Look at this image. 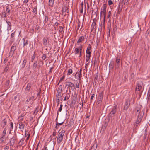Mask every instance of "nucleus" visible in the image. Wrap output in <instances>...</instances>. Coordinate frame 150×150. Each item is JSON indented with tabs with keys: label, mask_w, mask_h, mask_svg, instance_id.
Listing matches in <instances>:
<instances>
[{
	"label": "nucleus",
	"mask_w": 150,
	"mask_h": 150,
	"mask_svg": "<svg viewBox=\"0 0 150 150\" xmlns=\"http://www.w3.org/2000/svg\"><path fill=\"white\" fill-rule=\"evenodd\" d=\"M55 25L57 26L58 25H59V23L58 22H56L54 24Z\"/></svg>",
	"instance_id": "63"
},
{
	"label": "nucleus",
	"mask_w": 150,
	"mask_h": 150,
	"mask_svg": "<svg viewBox=\"0 0 150 150\" xmlns=\"http://www.w3.org/2000/svg\"><path fill=\"white\" fill-rule=\"evenodd\" d=\"M97 144L96 143H95L89 150H96L97 148Z\"/></svg>",
	"instance_id": "21"
},
{
	"label": "nucleus",
	"mask_w": 150,
	"mask_h": 150,
	"mask_svg": "<svg viewBox=\"0 0 150 150\" xmlns=\"http://www.w3.org/2000/svg\"><path fill=\"white\" fill-rule=\"evenodd\" d=\"M25 137H27L28 136V135L29 134L28 132L26 130L25 131Z\"/></svg>",
	"instance_id": "54"
},
{
	"label": "nucleus",
	"mask_w": 150,
	"mask_h": 150,
	"mask_svg": "<svg viewBox=\"0 0 150 150\" xmlns=\"http://www.w3.org/2000/svg\"><path fill=\"white\" fill-rule=\"evenodd\" d=\"M142 118H140L139 117H137V119L136 120V121L135 122V123L138 124L140 123L142 121Z\"/></svg>",
	"instance_id": "28"
},
{
	"label": "nucleus",
	"mask_w": 150,
	"mask_h": 150,
	"mask_svg": "<svg viewBox=\"0 0 150 150\" xmlns=\"http://www.w3.org/2000/svg\"><path fill=\"white\" fill-rule=\"evenodd\" d=\"M64 121H63L61 122L58 123L57 122L56 123L59 126H60L62 125L64 123Z\"/></svg>",
	"instance_id": "49"
},
{
	"label": "nucleus",
	"mask_w": 150,
	"mask_h": 150,
	"mask_svg": "<svg viewBox=\"0 0 150 150\" xmlns=\"http://www.w3.org/2000/svg\"><path fill=\"white\" fill-rule=\"evenodd\" d=\"M55 0H49V6L51 7L53 6Z\"/></svg>",
	"instance_id": "16"
},
{
	"label": "nucleus",
	"mask_w": 150,
	"mask_h": 150,
	"mask_svg": "<svg viewBox=\"0 0 150 150\" xmlns=\"http://www.w3.org/2000/svg\"><path fill=\"white\" fill-rule=\"evenodd\" d=\"M35 57V54L34 53V54L32 57V58H31V62H33V61Z\"/></svg>",
	"instance_id": "47"
},
{
	"label": "nucleus",
	"mask_w": 150,
	"mask_h": 150,
	"mask_svg": "<svg viewBox=\"0 0 150 150\" xmlns=\"http://www.w3.org/2000/svg\"><path fill=\"white\" fill-rule=\"evenodd\" d=\"M59 31L60 33H62V32L63 31V28L62 26H59Z\"/></svg>",
	"instance_id": "50"
},
{
	"label": "nucleus",
	"mask_w": 150,
	"mask_h": 150,
	"mask_svg": "<svg viewBox=\"0 0 150 150\" xmlns=\"http://www.w3.org/2000/svg\"><path fill=\"white\" fill-rule=\"evenodd\" d=\"M130 100H127L124 104V110H127L128 108L130 106Z\"/></svg>",
	"instance_id": "8"
},
{
	"label": "nucleus",
	"mask_w": 150,
	"mask_h": 150,
	"mask_svg": "<svg viewBox=\"0 0 150 150\" xmlns=\"http://www.w3.org/2000/svg\"><path fill=\"white\" fill-rule=\"evenodd\" d=\"M90 57H86V62H88V61L90 59Z\"/></svg>",
	"instance_id": "58"
},
{
	"label": "nucleus",
	"mask_w": 150,
	"mask_h": 150,
	"mask_svg": "<svg viewBox=\"0 0 150 150\" xmlns=\"http://www.w3.org/2000/svg\"><path fill=\"white\" fill-rule=\"evenodd\" d=\"M64 77H65V76L64 75L60 79L59 82V83H58V85L59 84V83L61 82H62V80L64 79Z\"/></svg>",
	"instance_id": "39"
},
{
	"label": "nucleus",
	"mask_w": 150,
	"mask_h": 150,
	"mask_svg": "<svg viewBox=\"0 0 150 150\" xmlns=\"http://www.w3.org/2000/svg\"><path fill=\"white\" fill-rule=\"evenodd\" d=\"M7 120L5 118L1 122V123L3 124V127H5V125H6Z\"/></svg>",
	"instance_id": "25"
},
{
	"label": "nucleus",
	"mask_w": 150,
	"mask_h": 150,
	"mask_svg": "<svg viewBox=\"0 0 150 150\" xmlns=\"http://www.w3.org/2000/svg\"><path fill=\"white\" fill-rule=\"evenodd\" d=\"M63 139V138H62L60 137L59 136L57 137V143L58 144H60L62 141Z\"/></svg>",
	"instance_id": "17"
},
{
	"label": "nucleus",
	"mask_w": 150,
	"mask_h": 150,
	"mask_svg": "<svg viewBox=\"0 0 150 150\" xmlns=\"http://www.w3.org/2000/svg\"><path fill=\"white\" fill-rule=\"evenodd\" d=\"M67 126V125H63V127H61V128L62 129V130L61 131V132H59V134L58 135V136H59L60 137L63 138V136H64V133L65 132V130L64 129V127H66Z\"/></svg>",
	"instance_id": "7"
},
{
	"label": "nucleus",
	"mask_w": 150,
	"mask_h": 150,
	"mask_svg": "<svg viewBox=\"0 0 150 150\" xmlns=\"http://www.w3.org/2000/svg\"><path fill=\"white\" fill-rule=\"evenodd\" d=\"M28 44V40H25L24 39V42H23V47H25V46H27Z\"/></svg>",
	"instance_id": "29"
},
{
	"label": "nucleus",
	"mask_w": 150,
	"mask_h": 150,
	"mask_svg": "<svg viewBox=\"0 0 150 150\" xmlns=\"http://www.w3.org/2000/svg\"><path fill=\"white\" fill-rule=\"evenodd\" d=\"M48 38L47 37H45L43 39V44L44 45L46 46L47 44Z\"/></svg>",
	"instance_id": "20"
},
{
	"label": "nucleus",
	"mask_w": 150,
	"mask_h": 150,
	"mask_svg": "<svg viewBox=\"0 0 150 150\" xmlns=\"http://www.w3.org/2000/svg\"><path fill=\"white\" fill-rule=\"evenodd\" d=\"M66 83V85L70 87L71 89L74 90L75 88L74 84L72 82H67Z\"/></svg>",
	"instance_id": "10"
},
{
	"label": "nucleus",
	"mask_w": 150,
	"mask_h": 150,
	"mask_svg": "<svg viewBox=\"0 0 150 150\" xmlns=\"http://www.w3.org/2000/svg\"><path fill=\"white\" fill-rule=\"evenodd\" d=\"M107 8V5L105 4H103L102 6V8L101 9L100 12V16H103L106 17V11Z\"/></svg>",
	"instance_id": "3"
},
{
	"label": "nucleus",
	"mask_w": 150,
	"mask_h": 150,
	"mask_svg": "<svg viewBox=\"0 0 150 150\" xmlns=\"http://www.w3.org/2000/svg\"><path fill=\"white\" fill-rule=\"evenodd\" d=\"M95 94H93L91 96V102H92V100L93 99V98L94 97H95Z\"/></svg>",
	"instance_id": "42"
},
{
	"label": "nucleus",
	"mask_w": 150,
	"mask_h": 150,
	"mask_svg": "<svg viewBox=\"0 0 150 150\" xmlns=\"http://www.w3.org/2000/svg\"><path fill=\"white\" fill-rule=\"evenodd\" d=\"M42 58L43 59V60H44L46 58V54H45L43 55Z\"/></svg>",
	"instance_id": "48"
},
{
	"label": "nucleus",
	"mask_w": 150,
	"mask_h": 150,
	"mask_svg": "<svg viewBox=\"0 0 150 150\" xmlns=\"http://www.w3.org/2000/svg\"><path fill=\"white\" fill-rule=\"evenodd\" d=\"M83 11V8H81L80 10V12L81 13H82Z\"/></svg>",
	"instance_id": "64"
},
{
	"label": "nucleus",
	"mask_w": 150,
	"mask_h": 150,
	"mask_svg": "<svg viewBox=\"0 0 150 150\" xmlns=\"http://www.w3.org/2000/svg\"><path fill=\"white\" fill-rule=\"evenodd\" d=\"M147 103L150 104V92H149L147 97Z\"/></svg>",
	"instance_id": "26"
},
{
	"label": "nucleus",
	"mask_w": 150,
	"mask_h": 150,
	"mask_svg": "<svg viewBox=\"0 0 150 150\" xmlns=\"http://www.w3.org/2000/svg\"><path fill=\"white\" fill-rule=\"evenodd\" d=\"M6 22L7 24V30L9 31L11 29V23L9 21H6Z\"/></svg>",
	"instance_id": "14"
},
{
	"label": "nucleus",
	"mask_w": 150,
	"mask_h": 150,
	"mask_svg": "<svg viewBox=\"0 0 150 150\" xmlns=\"http://www.w3.org/2000/svg\"><path fill=\"white\" fill-rule=\"evenodd\" d=\"M6 11L7 13H9L10 11V10L8 6H7L6 7Z\"/></svg>",
	"instance_id": "40"
},
{
	"label": "nucleus",
	"mask_w": 150,
	"mask_h": 150,
	"mask_svg": "<svg viewBox=\"0 0 150 150\" xmlns=\"http://www.w3.org/2000/svg\"><path fill=\"white\" fill-rule=\"evenodd\" d=\"M62 110V108L60 107V108H59L58 110L57 111L58 112H60Z\"/></svg>",
	"instance_id": "62"
},
{
	"label": "nucleus",
	"mask_w": 150,
	"mask_h": 150,
	"mask_svg": "<svg viewBox=\"0 0 150 150\" xmlns=\"http://www.w3.org/2000/svg\"><path fill=\"white\" fill-rule=\"evenodd\" d=\"M48 21V17L47 16H45V20L44 21V23H46Z\"/></svg>",
	"instance_id": "36"
},
{
	"label": "nucleus",
	"mask_w": 150,
	"mask_h": 150,
	"mask_svg": "<svg viewBox=\"0 0 150 150\" xmlns=\"http://www.w3.org/2000/svg\"><path fill=\"white\" fill-rule=\"evenodd\" d=\"M10 81L9 80H7L6 81V85L7 86H8L10 83Z\"/></svg>",
	"instance_id": "43"
},
{
	"label": "nucleus",
	"mask_w": 150,
	"mask_h": 150,
	"mask_svg": "<svg viewBox=\"0 0 150 150\" xmlns=\"http://www.w3.org/2000/svg\"><path fill=\"white\" fill-rule=\"evenodd\" d=\"M41 89L40 88L39 89V91L38 93V96H40V94L41 93Z\"/></svg>",
	"instance_id": "61"
},
{
	"label": "nucleus",
	"mask_w": 150,
	"mask_h": 150,
	"mask_svg": "<svg viewBox=\"0 0 150 150\" xmlns=\"http://www.w3.org/2000/svg\"><path fill=\"white\" fill-rule=\"evenodd\" d=\"M76 88H78L79 87V84L78 82H77L76 84Z\"/></svg>",
	"instance_id": "56"
},
{
	"label": "nucleus",
	"mask_w": 150,
	"mask_h": 150,
	"mask_svg": "<svg viewBox=\"0 0 150 150\" xmlns=\"http://www.w3.org/2000/svg\"><path fill=\"white\" fill-rule=\"evenodd\" d=\"M74 52L75 54H78L79 53L80 54V50H79V49H78L77 48H76L75 49Z\"/></svg>",
	"instance_id": "33"
},
{
	"label": "nucleus",
	"mask_w": 150,
	"mask_h": 150,
	"mask_svg": "<svg viewBox=\"0 0 150 150\" xmlns=\"http://www.w3.org/2000/svg\"><path fill=\"white\" fill-rule=\"evenodd\" d=\"M10 125L11 129H13V124L12 122L11 123Z\"/></svg>",
	"instance_id": "57"
},
{
	"label": "nucleus",
	"mask_w": 150,
	"mask_h": 150,
	"mask_svg": "<svg viewBox=\"0 0 150 150\" xmlns=\"http://www.w3.org/2000/svg\"><path fill=\"white\" fill-rule=\"evenodd\" d=\"M67 6H64L62 8V13H63L64 12H65L67 10Z\"/></svg>",
	"instance_id": "35"
},
{
	"label": "nucleus",
	"mask_w": 150,
	"mask_h": 150,
	"mask_svg": "<svg viewBox=\"0 0 150 150\" xmlns=\"http://www.w3.org/2000/svg\"><path fill=\"white\" fill-rule=\"evenodd\" d=\"M141 108L139 107H137L136 109V115L137 117H139L143 118L144 112V111L143 110H141Z\"/></svg>",
	"instance_id": "1"
},
{
	"label": "nucleus",
	"mask_w": 150,
	"mask_h": 150,
	"mask_svg": "<svg viewBox=\"0 0 150 150\" xmlns=\"http://www.w3.org/2000/svg\"><path fill=\"white\" fill-rule=\"evenodd\" d=\"M9 147L8 146H6L4 148V150H8Z\"/></svg>",
	"instance_id": "51"
},
{
	"label": "nucleus",
	"mask_w": 150,
	"mask_h": 150,
	"mask_svg": "<svg viewBox=\"0 0 150 150\" xmlns=\"http://www.w3.org/2000/svg\"><path fill=\"white\" fill-rule=\"evenodd\" d=\"M6 139L5 137H4V136L2 135V136L1 138H0V144H2L4 142V141Z\"/></svg>",
	"instance_id": "19"
},
{
	"label": "nucleus",
	"mask_w": 150,
	"mask_h": 150,
	"mask_svg": "<svg viewBox=\"0 0 150 150\" xmlns=\"http://www.w3.org/2000/svg\"><path fill=\"white\" fill-rule=\"evenodd\" d=\"M84 38L85 37L83 36L79 37L77 42V43H80V42L83 41Z\"/></svg>",
	"instance_id": "15"
},
{
	"label": "nucleus",
	"mask_w": 150,
	"mask_h": 150,
	"mask_svg": "<svg viewBox=\"0 0 150 150\" xmlns=\"http://www.w3.org/2000/svg\"><path fill=\"white\" fill-rule=\"evenodd\" d=\"M34 96H32L31 97H30L29 98L30 99V100L31 101H33L34 100Z\"/></svg>",
	"instance_id": "52"
},
{
	"label": "nucleus",
	"mask_w": 150,
	"mask_h": 150,
	"mask_svg": "<svg viewBox=\"0 0 150 150\" xmlns=\"http://www.w3.org/2000/svg\"><path fill=\"white\" fill-rule=\"evenodd\" d=\"M108 4L109 5H110L113 4V3L111 0H109L108 1Z\"/></svg>",
	"instance_id": "45"
},
{
	"label": "nucleus",
	"mask_w": 150,
	"mask_h": 150,
	"mask_svg": "<svg viewBox=\"0 0 150 150\" xmlns=\"http://www.w3.org/2000/svg\"><path fill=\"white\" fill-rule=\"evenodd\" d=\"M122 7H120V5H119V6H118V11L117 12V13L118 14H120V11H122Z\"/></svg>",
	"instance_id": "37"
},
{
	"label": "nucleus",
	"mask_w": 150,
	"mask_h": 150,
	"mask_svg": "<svg viewBox=\"0 0 150 150\" xmlns=\"http://www.w3.org/2000/svg\"><path fill=\"white\" fill-rule=\"evenodd\" d=\"M6 128H5L3 132V134H2V135H4V137L5 136L6 134Z\"/></svg>",
	"instance_id": "41"
},
{
	"label": "nucleus",
	"mask_w": 150,
	"mask_h": 150,
	"mask_svg": "<svg viewBox=\"0 0 150 150\" xmlns=\"http://www.w3.org/2000/svg\"><path fill=\"white\" fill-rule=\"evenodd\" d=\"M82 47L83 45H81L79 47V48H77L78 49H79V50H80V55L79 56V57H80L81 56Z\"/></svg>",
	"instance_id": "24"
},
{
	"label": "nucleus",
	"mask_w": 150,
	"mask_h": 150,
	"mask_svg": "<svg viewBox=\"0 0 150 150\" xmlns=\"http://www.w3.org/2000/svg\"><path fill=\"white\" fill-rule=\"evenodd\" d=\"M31 83H28L26 87V90L28 91H29L31 87Z\"/></svg>",
	"instance_id": "23"
},
{
	"label": "nucleus",
	"mask_w": 150,
	"mask_h": 150,
	"mask_svg": "<svg viewBox=\"0 0 150 150\" xmlns=\"http://www.w3.org/2000/svg\"><path fill=\"white\" fill-rule=\"evenodd\" d=\"M105 18L106 17L104 16V19H103V25L105 26Z\"/></svg>",
	"instance_id": "53"
},
{
	"label": "nucleus",
	"mask_w": 150,
	"mask_h": 150,
	"mask_svg": "<svg viewBox=\"0 0 150 150\" xmlns=\"http://www.w3.org/2000/svg\"><path fill=\"white\" fill-rule=\"evenodd\" d=\"M17 138L16 135L15 134L11 138L10 141V146H13L14 145L15 141L17 140Z\"/></svg>",
	"instance_id": "6"
},
{
	"label": "nucleus",
	"mask_w": 150,
	"mask_h": 150,
	"mask_svg": "<svg viewBox=\"0 0 150 150\" xmlns=\"http://www.w3.org/2000/svg\"><path fill=\"white\" fill-rule=\"evenodd\" d=\"M25 127V125L22 122H21L19 124V128L22 129V131H23L24 128Z\"/></svg>",
	"instance_id": "18"
},
{
	"label": "nucleus",
	"mask_w": 150,
	"mask_h": 150,
	"mask_svg": "<svg viewBox=\"0 0 150 150\" xmlns=\"http://www.w3.org/2000/svg\"><path fill=\"white\" fill-rule=\"evenodd\" d=\"M140 125V124L139 123H138V124H136L134 125V127H135V128H136V127H137V126H139Z\"/></svg>",
	"instance_id": "59"
},
{
	"label": "nucleus",
	"mask_w": 150,
	"mask_h": 150,
	"mask_svg": "<svg viewBox=\"0 0 150 150\" xmlns=\"http://www.w3.org/2000/svg\"><path fill=\"white\" fill-rule=\"evenodd\" d=\"M142 88L141 83H138L136 85L135 90L137 91H139Z\"/></svg>",
	"instance_id": "13"
},
{
	"label": "nucleus",
	"mask_w": 150,
	"mask_h": 150,
	"mask_svg": "<svg viewBox=\"0 0 150 150\" xmlns=\"http://www.w3.org/2000/svg\"><path fill=\"white\" fill-rule=\"evenodd\" d=\"M59 126L57 125V124H56V126L55 127V128H56L57 129L59 127Z\"/></svg>",
	"instance_id": "60"
},
{
	"label": "nucleus",
	"mask_w": 150,
	"mask_h": 150,
	"mask_svg": "<svg viewBox=\"0 0 150 150\" xmlns=\"http://www.w3.org/2000/svg\"><path fill=\"white\" fill-rule=\"evenodd\" d=\"M9 69V67L8 66H7L5 68L4 70V72H6Z\"/></svg>",
	"instance_id": "44"
},
{
	"label": "nucleus",
	"mask_w": 150,
	"mask_h": 150,
	"mask_svg": "<svg viewBox=\"0 0 150 150\" xmlns=\"http://www.w3.org/2000/svg\"><path fill=\"white\" fill-rule=\"evenodd\" d=\"M91 45L90 44H89L88 45V46L87 47V49L86 51H90V50L91 49Z\"/></svg>",
	"instance_id": "38"
},
{
	"label": "nucleus",
	"mask_w": 150,
	"mask_h": 150,
	"mask_svg": "<svg viewBox=\"0 0 150 150\" xmlns=\"http://www.w3.org/2000/svg\"><path fill=\"white\" fill-rule=\"evenodd\" d=\"M120 57L117 56L116 58V63L115 64V67L116 69H118L120 66Z\"/></svg>",
	"instance_id": "5"
},
{
	"label": "nucleus",
	"mask_w": 150,
	"mask_h": 150,
	"mask_svg": "<svg viewBox=\"0 0 150 150\" xmlns=\"http://www.w3.org/2000/svg\"><path fill=\"white\" fill-rule=\"evenodd\" d=\"M15 31H14V32L12 33L11 34V38H13L14 37V35L15 33Z\"/></svg>",
	"instance_id": "55"
},
{
	"label": "nucleus",
	"mask_w": 150,
	"mask_h": 150,
	"mask_svg": "<svg viewBox=\"0 0 150 150\" xmlns=\"http://www.w3.org/2000/svg\"><path fill=\"white\" fill-rule=\"evenodd\" d=\"M114 67V62H110L109 64V68L111 70H112Z\"/></svg>",
	"instance_id": "27"
},
{
	"label": "nucleus",
	"mask_w": 150,
	"mask_h": 150,
	"mask_svg": "<svg viewBox=\"0 0 150 150\" xmlns=\"http://www.w3.org/2000/svg\"><path fill=\"white\" fill-rule=\"evenodd\" d=\"M33 13H35V15H36V14H37V7H35V8L33 9Z\"/></svg>",
	"instance_id": "34"
},
{
	"label": "nucleus",
	"mask_w": 150,
	"mask_h": 150,
	"mask_svg": "<svg viewBox=\"0 0 150 150\" xmlns=\"http://www.w3.org/2000/svg\"><path fill=\"white\" fill-rule=\"evenodd\" d=\"M37 61H36L34 63V64L33 65V70H35L36 69V68L37 67Z\"/></svg>",
	"instance_id": "30"
},
{
	"label": "nucleus",
	"mask_w": 150,
	"mask_h": 150,
	"mask_svg": "<svg viewBox=\"0 0 150 150\" xmlns=\"http://www.w3.org/2000/svg\"><path fill=\"white\" fill-rule=\"evenodd\" d=\"M62 85H60L59 86L57 92V94L56 95L57 97L58 98L57 99V100H59V98H60L63 95L62 94Z\"/></svg>",
	"instance_id": "2"
},
{
	"label": "nucleus",
	"mask_w": 150,
	"mask_h": 150,
	"mask_svg": "<svg viewBox=\"0 0 150 150\" xmlns=\"http://www.w3.org/2000/svg\"><path fill=\"white\" fill-rule=\"evenodd\" d=\"M130 0H125L124 2V4L125 5H126L128 4V2Z\"/></svg>",
	"instance_id": "46"
},
{
	"label": "nucleus",
	"mask_w": 150,
	"mask_h": 150,
	"mask_svg": "<svg viewBox=\"0 0 150 150\" xmlns=\"http://www.w3.org/2000/svg\"><path fill=\"white\" fill-rule=\"evenodd\" d=\"M98 100L97 101V102H98V104L99 103H100L101 102L103 99V93L101 92L99 93V95L98 96Z\"/></svg>",
	"instance_id": "11"
},
{
	"label": "nucleus",
	"mask_w": 150,
	"mask_h": 150,
	"mask_svg": "<svg viewBox=\"0 0 150 150\" xmlns=\"http://www.w3.org/2000/svg\"><path fill=\"white\" fill-rule=\"evenodd\" d=\"M117 106L115 105L112 107L111 111L109 113L110 117H113L114 116L115 114L116 113L117 111Z\"/></svg>",
	"instance_id": "4"
},
{
	"label": "nucleus",
	"mask_w": 150,
	"mask_h": 150,
	"mask_svg": "<svg viewBox=\"0 0 150 150\" xmlns=\"http://www.w3.org/2000/svg\"><path fill=\"white\" fill-rule=\"evenodd\" d=\"M73 72L72 70L71 69H69L68 71V73L67 74V75H69L71 74Z\"/></svg>",
	"instance_id": "32"
},
{
	"label": "nucleus",
	"mask_w": 150,
	"mask_h": 150,
	"mask_svg": "<svg viewBox=\"0 0 150 150\" xmlns=\"http://www.w3.org/2000/svg\"><path fill=\"white\" fill-rule=\"evenodd\" d=\"M82 71V68H81L79 71V72H78V76H76V74L78 73V72H77L76 73V74H75V77L76 78V79L79 80V81L81 80V77L82 76V74H81V72ZM80 83V81H79Z\"/></svg>",
	"instance_id": "9"
},
{
	"label": "nucleus",
	"mask_w": 150,
	"mask_h": 150,
	"mask_svg": "<svg viewBox=\"0 0 150 150\" xmlns=\"http://www.w3.org/2000/svg\"><path fill=\"white\" fill-rule=\"evenodd\" d=\"M14 44H13V45L11 47L10 51L9 52V54L13 55L16 49V46L14 45Z\"/></svg>",
	"instance_id": "12"
},
{
	"label": "nucleus",
	"mask_w": 150,
	"mask_h": 150,
	"mask_svg": "<svg viewBox=\"0 0 150 150\" xmlns=\"http://www.w3.org/2000/svg\"><path fill=\"white\" fill-rule=\"evenodd\" d=\"M86 57H91V51H86Z\"/></svg>",
	"instance_id": "31"
},
{
	"label": "nucleus",
	"mask_w": 150,
	"mask_h": 150,
	"mask_svg": "<svg viewBox=\"0 0 150 150\" xmlns=\"http://www.w3.org/2000/svg\"><path fill=\"white\" fill-rule=\"evenodd\" d=\"M27 61V59L26 58H25L24 60L23 63L22 64V68H23L25 67L26 65V62Z\"/></svg>",
	"instance_id": "22"
}]
</instances>
